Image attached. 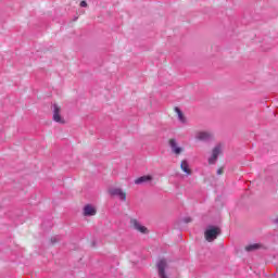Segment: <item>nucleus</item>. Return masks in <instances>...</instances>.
Instances as JSON below:
<instances>
[{"mask_svg":"<svg viewBox=\"0 0 278 278\" xmlns=\"http://www.w3.org/2000/svg\"><path fill=\"white\" fill-rule=\"evenodd\" d=\"M52 119L54 123H59V125H66V119L62 116V106L58 103L52 104Z\"/></svg>","mask_w":278,"mask_h":278,"instance_id":"1","label":"nucleus"},{"mask_svg":"<svg viewBox=\"0 0 278 278\" xmlns=\"http://www.w3.org/2000/svg\"><path fill=\"white\" fill-rule=\"evenodd\" d=\"M159 278H172L168 273V262L162 258L156 263Z\"/></svg>","mask_w":278,"mask_h":278,"instance_id":"2","label":"nucleus"},{"mask_svg":"<svg viewBox=\"0 0 278 278\" xmlns=\"http://www.w3.org/2000/svg\"><path fill=\"white\" fill-rule=\"evenodd\" d=\"M220 236V229L216 226H208L204 232L206 242H214Z\"/></svg>","mask_w":278,"mask_h":278,"instance_id":"3","label":"nucleus"},{"mask_svg":"<svg viewBox=\"0 0 278 278\" xmlns=\"http://www.w3.org/2000/svg\"><path fill=\"white\" fill-rule=\"evenodd\" d=\"M220 153H223V143H218L213 148L212 155L208 159V164H216L218 155H220Z\"/></svg>","mask_w":278,"mask_h":278,"instance_id":"4","label":"nucleus"},{"mask_svg":"<svg viewBox=\"0 0 278 278\" xmlns=\"http://www.w3.org/2000/svg\"><path fill=\"white\" fill-rule=\"evenodd\" d=\"M214 138V135L211 131H198L195 132V140L200 142H210Z\"/></svg>","mask_w":278,"mask_h":278,"instance_id":"5","label":"nucleus"},{"mask_svg":"<svg viewBox=\"0 0 278 278\" xmlns=\"http://www.w3.org/2000/svg\"><path fill=\"white\" fill-rule=\"evenodd\" d=\"M111 197H117L119 201H127V193L121 188H112L109 190Z\"/></svg>","mask_w":278,"mask_h":278,"instance_id":"6","label":"nucleus"},{"mask_svg":"<svg viewBox=\"0 0 278 278\" xmlns=\"http://www.w3.org/2000/svg\"><path fill=\"white\" fill-rule=\"evenodd\" d=\"M130 227L136 229V231H139V233H149V228L142 226V224L136 218L130 219Z\"/></svg>","mask_w":278,"mask_h":278,"instance_id":"7","label":"nucleus"},{"mask_svg":"<svg viewBox=\"0 0 278 278\" xmlns=\"http://www.w3.org/2000/svg\"><path fill=\"white\" fill-rule=\"evenodd\" d=\"M168 144L175 155H181L184 153V148L179 147L176 139H169Z\"/></svg>","mask_w":278,"mask_h":278,"instance_id":"8","label":"nucleus"},{"mask_svg":"<svg viewBox=\"0 0 278 278\" xmlns=\"http://www.w3.org/2000/svg\"><path fill=\"white\" fill-rule=\"evenodd\" d=\"M83 216H97V207L92 204H86L83 208Z\"/></svg>","mask_w":278,"mask_h":278,"instance_id":"9","label":"nucleus"},{"mask_svg":"<svg viewBox=\"0 0 278 278\" xmlns=\"http://www.w3.org/2000/svg\"><path fill=\"white\" fill-rule=\"evenodd\" d=\"M151 181H153V176L151 175L141 176L135 179L136 186H142V184H149Z\"/></svg>","mask_w":278,"mask_h":278,"instance_id":"10","label":"nucleus"},{"mask_svg":"<svg viewBox=\"0 0 278 278\" xmlns=\"http://www.w3.org/2000/svg\"><path fill=\"white\" fill-rule=\"evenodd\" d=\"M180 168L186 173V175H192V169H190V164L187 160L181 161Z\"/></svg>","mask_w":278,"mask_h":278,"instance_id":"11","label":"nucleus"},{"mask_svg":"<svg viewBox=\"0 0 278 278\" xmlns=\"http://www.w3.org/2000/svg\"><path fill=\"white\" fill-rule=\"evenodd\" d=\"M258 249H262V245L260 243H254L245 247V251H257Z\"/></svg>","mask_w":278,"mask_h":278,"instance_id":"12","label":"nucleus"},{"mask_svg":"<svg viewBox=\"0 0 278 278\" xmlns=\"http://www.w3.org/2000/svg\"><path fill=\"white\" fill-rule=\"evenodd\" d=\"M175 112H176L180 123L185 124L186 123V116H184V113L181 112V110L179 108H175Z\"/></svg>","mask_w":278,"mask_h":278,"instance_id":"13","label":"nucleus"},{"mask_svg":"<svg viewBox=\"0 0 278 278\" xmlns=\"http://www.w3.org/2000/svg\"><path fill=\"white\" fill-rule=\"evenodd\" d=\"M80 8H88V2H86L85 0H83L80 2Z\"/></svg>","mask_w":278,"mask_h":278,"instance_id":"14","label":"nucleus"},{"mask_svg":"<svg viewBox=\"0 0 278 278\" xmlns=\"http://www.w3.org/2000/svg\"><path fill=\"white\" fill-rule=\"evenodd\" d=\"M184 223H192V217H185Z\"/></svg>","mask_w":278,"mask_h":278,"instance_id":"15","label":"nucleus"},{"mask_svg":"<svg viewBox=\"0 0 278 278\" xmlns=\"http://www.w3.org/2000/svg\"><path fill=\"white\" fill-rule=\"evenodd\" d=\"M217 175H223V167L217 169Z\"/></svg>","mask_w":278,"mask_h":278,"instance_id":"16","label":"nucleus"},{"mask_svg":"<svg viewBox=\"0 0 278 278\" xmlns=\"http://www.w3.org/2000/svg\"><path fill=\"white\" fill-rule=\"evenodd\" d=\"M52 242H58V237L51 239Z\"/></svg>","mask_w":278,"mask_h":278,"instance_id":"17","label":"nucleus"},{"mask_svg":"<svg viewBox=\"0 0 278 278\" xmlns=\"http://www.w3.org/2000/svg\"><path fill=\"white\" fill-rule=\"evenodd\" d=\"M275 225H278V217L274 219Z\"/></svg>","mask_w":278,"mask_h":278,"instance_id":"18","label":"nucleus"}]
</instances>
